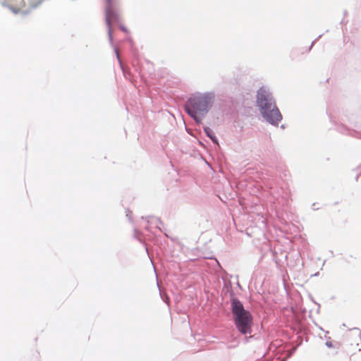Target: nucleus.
<instances>
[{
    "label": "nucleus",
    "mask_w": 361,
    "mask_h": 361,
    "mask_svg": "<svg viewBox=\"0 0 361 361\" xmlns=\"http://www.w3.org/2000/svg\"><path fill=\"white\" fill-rule=\"evenodd\" d=\"M257 104L262 115L268 122L277 125L281 121L282 116L272 97L266 90L261 88L257 92Z\"/></svg>",
    "instance_id": "nucleus-1"
},
{
    "label": "nucleus",
    "mask_w": 361,
    "mask_h": 361,
    "mask_svg": "<svg viewBox=\"0 0 361 361\" xmlns=\"http://www.w3.org/2000/svg\"><path fill=\"white\" fill-rule=\"evenodd\" d=\"M212 103V97L208 94H200L190 97L185 105L187 113L196 122L200 123L208 111Z\"/></svg>",
    "instance_id": "nucleus-2"
},
{
    "label": "nucleus",
    "mask_w": 361,
    "mask_h": 361,
    "mask_svg": "<svg viewBox=\"0 0 361 361\" xmlns=\"http://www.w3.org/2000/svg\"><path fill=\"white\" fill-rule=\"evenodd\" d=\"M231 310L238 330L243 334H250L252 323L250 313L244 309L243 304L236 298L231 301Z\"/></svg>",
    "instance_id": "nucleus-3"
},
{
    "label": "nucleus",
    "mask_w": 361,
    "mask_h": 361,
    "mask_svg": "<svg viewBox=\"0 0 361 361\" xmlns=\"http://www.w3.org/2000/svg\"><path fill=\"white\" fill-rule=\"evenodd\" d=\"M4 4L13 13L20 12L25 6L24 0H5Z\"/></svg>",
    "instance_id": "nucleus-4"
},
{
    "label": "nucleus",
    "mask_w": 361,
    "mask_h": 361,
    "mask_svg": "<svg viewBox=\"0 0 361 361\" xmlns=\"http://www.w3.org/2000/svg\"><path fill=\"white\" fill-rule=\"evenodd\" d=\"M117 20V14L111 7H108L106 11V22L110 27L112 22Z\"/></svg>",
    "instance_id": "nucleus-5"
},
{
    "label": "nucleus",
    "mask_w": 361,
    "mask_h": 361,
    "mask_svg": "<svg viewBox=\"0 0 361 361\" xmlns=\"http://www.w3.org/2000/svg\"><path fill=\"white\" fill-rule=\"evenodd\" d=\"M340 202L339 201H335L333 204L331 205V211L334 213L336 212H340L341 208H340Z\"/></svg>",
    "instance_id": "nucleus-6"
},
{
    "label": "nucleus",
    "mask_w": 361,
    "mask_h": 361,
    "mask_svg": "<svg viewBox=\"0 0 361 361\" xmlns=\"http://www.w3.org/2000/svg\"><path fill=\"white\" fill-rule=\"evenodd\" d=\"M204 131H205L206 134L207 135V136L209 137L214 142H215L216 144L218 143L216 137L214 136L213 133L209 128H205Z\"/></svg>",
    "instance_id": "nucleus-7"
},
{
    "label": "nucleus",
    "mask_w": 361,
    "mask_h": 361,
    "mask_svg": "<svg viewBox=\"0 0 361 361\" xmlns=\"http://www.w3.org/2000/svg\"><path fill=\"white\" fill-rule=\"evenodd\" d=\"M116 53L117 58H118L119 62L121 63V59L119 58L118 51L117 49L116 50Z\"/></svg>",
    "instance_id": "nucleus-8"
}]
</instances>
